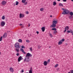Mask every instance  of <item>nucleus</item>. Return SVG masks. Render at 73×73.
I'll return each instance as SVG.
<instances>
[{"instance_id": "c756f323", "label": "nucleus", "mask_w": 73, "mask_h": 73, "mask_svg": "<svg viewBox=\"0 0 73 73\" xmlns=\"http://www.w3.org/2000/svg\"><path fill=\"white\" fill-rule=\"evenodd\" d=\"M60 41H62L63 42L64 41H65V39L64 38H63L61 40H60Z\"/></svg>"}, {"instance_id": "864d4df0", "label": "nucleus", "mask_w": 73, "mask_h": 73, "mask_svg": "<svg viewBox=\"0 0 73 73\" xmlns=\"http://www.w3.org/2000/svg\"><path fill=\"white\" fill-rule=\"evenodd\" d=\"M21 72H24V70H22Z\"/></svg>"}, {"instance_id": "de8ad7c7", "label": "nucleus", "mask_w": 73, "mask_h": 73, "mask_svg": "<svg viewBox=\"0 0 73 73\" xmlns=\"http://www.w3.org/2000/svg\"><path fill=\"white\" fill-rule=\"evenodd\" d=\"M71 73H73V70L71 71Z\"/></svg>"}, {"instance_id": "58836bf2", "label": "nucleus", "mask_w": 73, "mask_h": 73, "mask_svg": "<svg viewBox=\"0 0 73 73\" xmlns=\"http://www.w3.org/2000/svg\"><path fill=\"white\" fill-rule=\"evenodd\" d=\"M38 49H40V48H41V46H38Z\"/></svg>"}, {"instance_id": "9d476101", "label": "nucleus", "mask_w": 73, "mask_h": 73, "mask_svg": "<svg viewBox=\"0 0 73 73\" xmlns=\"http://www.w3.org/2000/svg\"><path fill=\"white\" fill-rule=\"evenodd\" d=\"M21 50L22 51V52L24 53V54H26V52L24 51V49H23L21 48Z\"/></svg>"}, {"instance_id": "1a4fd4ad", "label": "nucleus", "mask_w": 73, "mask_h": 73, "mask_svg": "<svg viewBox=\"0 0 73 73\" xmlns=\"http://www.w3.org/2000/svg\"><path fill=\"white\" fill-rule=\"evenodd\" d=\"M33 70H32V67H31L30 68V70L29 71V73H32Z\"/></svg>"}, {"instance_id": "39448f33", "label": "nucleus", "mask_w": 73, "mask_h": 73, "mask_svg": "<svg viewBox=\"0 0 73 73\" xmlns=\"http://www.w3.org/2000/svg\"><path fill=\"white\" fill-rule=\"evenodd\" d=\"M5 24V23L4 21H2L1 22V27H4Z\"/></svg>"}, {"instance_id": "5701e85b", "label": "nucleus", "mask_w": 73, "mask_h": 73, "mask_svg": "<svg viewBox=\"0 0 73 73\" xmlns=\"http://www.w3.org/2000/svg\"><path fill=\"white\" fill-rule=\"evenodd\" d=\"M40 11H44V8H40Z\"/></svg>"}, {"instance_id": "c9c22d12", "label": "nucleus", "mask_w": 73, "mask_h": 73, "mask_svg": "<svg viewBox=\"0 0 73 73\" xmlns=\"http://www.w3.org/2000/svg\"><path fill=\"white\" fill-rule=\"evenodd\" d=\"M52 30L53 31H54V30H55V28L52 29Z\"/></svg>"}, {"instance_id": "dca6fc26", "label": "nucleus", "mask_w": 73, "mask_h": 73, "mask_svg": "<svg viewBox=\"0 0 73 73\" xmlns=\"http://www.w3.org/2000/svg\"><path fill=\"white\" fill-rule=\"evenodd\" d=\"M41 29L42 32L45 31V28L44 27H42L41 28Z\"/></svg>"}, {"instance_id": "c85d7f7f", "label": "nucleus", "mask_w": 73, "mask_h": 73, "mask_svg": "<svg viewBox=\"0 0 73 73\" xmlns=\"http://www.w3.org/2000/svg\"><path fill=\"white\" fill-rule=\"evenodd\" d=\"M29 49L31 51V52H32V47H30L29 48Z\"/></svg>"}, {"instance_id": "a878e982", "label": "nucleus", "mask_w": 73, "mask_h": 73, "mask_svg": "<svg viewBox=\"0 0 73 73\" xmlns=\"http://www.w3.org/2000/svg\"><path fill=\"white\" fill-rule=\"evenodd\" d=\"M72 15H71V16H69V18L70 19H72Z\"/></svg>"}, {"instance_id": "f257e3e1", "label": "nucleus", "mask_w": 73, "mask_h": 73, "mask_svg": "<svg viewBox=\"0 0 73 73\" xmlns=\"http://www.w3.org/2000/svg\"><path fill=\"white\" fill-rule=\"evenodd\" d=\"M15 46L16 49H17V48H20L21 47L20 46V44H19L18 43H16L15 44Z\"/></svg>"}, {"instance_id": "ea45409f", "label": "nucleus", "mask_w": 73, "mask_h": 73, "mask_svg": "<svg viewBox=\"0 0 73 73\" xmlns=\"http://www.w3.org/2000/svg\"><path fill=\"white\" fill-rule=\"evenodd\" d=\"M17 56H18L19 55V53H17Z\"/></svg>"}, {"instance_id": "393cba45", "label": "nucleus", "mask_w": 73, "mask_h": 73, "mask_svg": "<svg viewBox=\"0 0 73 73\" xmlns=\"http://www.w3.org/2000/svg\"><path fill=\"white\" fill-rule=\"evenodd\" d=\"M3 38V37L2 36H1L0 38V41H1L2 40V39Z\"/></svg>"}, {"instance_id": "774afa93", "label": "nucleus", "mask_w": 73, "mask_h": 73, "mask_svg": "<svg viewBox=\"0 0 73 73\" xmlns=\"http://www.w3.org/2000/svg\"><path fill=\"white\" fill-rule=\"evenodd\" d=\"M26 73H28V72H27Z\"/></svg>"}, {"instance_id": "cd10ccee", "label": "nucleus", "mask_w": 73, "mask_h": 73, "mask_svg": "<svg viewBox=\"0 0 73 73\" xmlns=\"http://www.w3.org/2000/svg\"><path fill=\"white\" fill-rule=\"evenodd\" d=\"M58 66V64H57L55 65V67L57 68Z\"/></svg>"}, {"instance_id": "aec40b11", "label": "nucleus", "mask_w": 73, "mask_h": 73, "mask_svg": "<svg viewBox=\"0 0 73 73\" xmlns=\"http://www.w3.org/2000/svg\"><path fill=\"white\" fill-rule=\"evenodd\" d=\"M2 19L3 20H4L5 19V16H2Z\"/></svg>"}, {"instance_id": "8fccbe9b", "label": "nucleus", "mask_w": 73, "mask_h": 73, "mask_svg": "<svg viewBox=\"0 0 73 73\" xmlns=\"http://www.w3.org/2000/svg\"><path fill=\"white\" fill-rule=\"evenodd\" d=\"M50 17H52V15H51L50 16Z\"/></svg>"}, {"instance_id": "79ce46f5", "label": "nucleus", "mask_w": 73, "mask_h": 73, "mask_svg": "<svg viewBox=\"0 0 73 73\" xmlns=\"http://www.w3.org/2000/svg\"><path fill=\"white\" fill-rule=\"evenodd\" d=\"M67 32L68 33H70V31L69 30H68L67 31Z\"/></svg>"}, {"instance_id": "bf43d9fd", "label": "nucleus", "mask_w": 73, "mask_h": 73, "mask_svg": "<svg viewBox=\"0 0 73 73\" xmlns=\"http://www.w3.org/2000/svg\"><path fill=\"white\" fill-rule=\"evenodd\" d=\"M62 9L64 10V9L62 8Z\"/></svg>"}, {"instance_id": "680f3d73", "label": "nucleus", "mask_w": 73, "mask_h": 73, "mask_svg": "<svg viewBox=\"0 0 73 73\" xmlns=\"http://www.w3.org/2000/svg\"><path fill=\"white\" fill-rule=\"evenodd\" d=\"M1 54V52H0V55Z\"/></svg>"}, {"instance_id": "f704fd0d", "label": "nucleus", "mask_w": 73, "mask_h": 73, "mask_svg": "<svg viewBox=\"0 0 73 73\" xmlns=\"http://www.w3.org/2000/svg\"><path fill=\"white\" fill-rule=\"evenodd\" d=\"M49 62H50V59H49L48 60L47 62V63H49Z\"/></svg>"}, {"instance_id": "423d86ee", "label": "nucleus", "mask_w": 73, "mask_h": 73, "mask_svg": "<svg viewBox=\"0 0 73 73\" xmlns=\"http://www.w3.org/2000/svg\"><path fill=\"white\" fill-rule=\"evenodd\" d=\"M32 55L30 54L29 53H28L26 55V57H32Z\"/></svg>"}, {"instance_id": "6e6d98bb", "label": "nucleus", "mask_w": 73, "mask_h": 73, "mask_svg": "<svg viewBox=\"0 0 73 73\" xmlns=\"http://www.w3.org/2000/svg\"><path fill=\"white\" fill-rule=\"evenodd\" d=\"M51 48V47L50 46H49V48Z\"/></svg>"}, {"instance_id": "6e6552de", "label": "nucleus", "mask_w": 73, "mask_h": 73, "mask_svg": "<svg viewBox=\"0 0 73 73\" xmlns=\"http://www.w3.org/2000/svg\"><path fill=\"white\" fill-rule=\"evenodd\" d=\"M69 27L68 26H66L65 27V29L64 31V32H65L66 31V30L67 31L68 30H69Z\"/></svg>"}, {"instance_id": "052dcab7", "label": "nucleus", "mask_w": 73, "mask_h": 73, "mask_svg": "<svg viewBox=\"0 0 73 73\" xmlns=\"http://www.w3.org/2000/svg\"><path fill=\"white\" fill-rule=\"evenodd\" d=\"M56 29H56L55 28V31L56 30Z\"/></svg>"}, {"instance_id": "bb28decb", "label": "nucleus", "mask_w": 73, "mask_h": 73, "mask_svg": "<svg viewBox=\"0 0 73 73\" xmlns=\"http://www.w3.org/2000/svg\"><path fill=\"white\" fill-rule=\"evenodd\" d=\"M59 5L60 6H63V5L61 3H60L59 4Z\"/></svg>"}, {"instance_id": "09e8293b", "label": "nucleus", "mask_w": 73, "mask_h": 73, "mask_svg": "<svg viewBox=\"0 0 73 73\" xmlns=\"http://www.w3.org/2000/svg\"><path fill=\"white\" fill-rule=\"evenodd\" d=\"M56 70H57V71H58V70H59V68L56 69Z\"/></svg>"}, {"instance_id": "7c9ffc66", "label": "nucleus", "mask_w": 73, "mask_h": 73, "mask_svg": "<svg viewBox=\"0 0 73 73\" xmlns=\"http://www.w3.org/2000/svg\"><path fill=\"white\" fill-rule=\"evenodd\" d=\"M22 2L23 3H24L25 2V0H22Z\"/></svg>"}, {"instance_id": "9b49d317", "label": "nucleus", "mask_w": 73, "mask_h": 73, "mask_svg": "<svg viewBox=\"0 0 73 73\" xmlns=\"http://www.w3.org/2000/svg\"><path fill=\"white\" fill-rule=\"evenodd\" d=\"M7 33H5L3 36V38H5L7 37Z\"/></svg>"}, {"instance_id": "4d7b16f0", "label": "nucleus", "mask_w": 73, "mask_h": 73, "mask_svg": "<svg viewBox=\"0 0 73 73\" xmlns=\"http://www.w3.org/2000/svg\"><path fill=\"white\" fill-rule=\"evenodd\" d=\"M60 0H57V1H60Z\"/></svg>"}, {"instance_id": "f03ea898", "label": "nucleus", "mask_w": 73, "mask_h": 73, "mask_svg": "<svg viewBox=\"0 0 73 73\" xmlns=\"http://www.w3.org/2000/svg\"><path fill=\"white\" fill-rule=\"evenodd\" d=\"M69 13V11L67 9H65L62 13V14L64 15H65L66 14H68Z\"/></svg>"}, {"instance_id": "13d9d810", "label": "nucleus", "mask_w": 73, "mask_h": 73, "mask_svg": "<svg viewBox=\"0 0 73 73\" xmlns=\"http://www.w3.org/2000/svg\"><path fill=\"white\" fill-rule=\"evenodd\" d=\"M56 5V2H55V5Z\"/></svg>"}, {"instance_id": "603ef678", "label": "nucleus", "mask_w": 73, "mask_h": 73, "mask_svg": "<svg viewBox=\"0 0 73 73\" xmlns=\"http://www.w3.org/2000/svg\"><path fill=\"white\" fill-rule=\"evenodd\" d=\"M22 24H20V26H21V25H22Z\"/></svg>"}, {"instance_id": "6ab92c4d", "label": "nucleus", "mask_w": 73, "mask_h": 73, "mask_svg": "<svg viewBox=\"0 0 73 73\" xmlns=\"http://www.w3.org/2000/svg\"><path fill=\"white\" fill-rule=\"evenodd\" d=\"M18 41L19 42H22V40L21 39H19V40Z\"/></svg>"}, {"instance_id": "49530a36", "label": "nucleus", "mask_w": 73, "mask_h": 73, "mask_svg": "<svg viewBox=\"0 0 73 73\" xmlns=\"http://www.w3.org/2000/svg\"><path fill=\"white\" fill-rule=\"evenodd\" d=\"M57 33V31H56V30H55V33Z\"/></svg>"}, {"instance_id": "c03bdc74", "label": "nucleus", "mask_w": 73, "mask_h": 73, "mask_svg": "<svg viewBox=\"0 0 73 73\" xmlns=\"http://www.w3.org/2000/svg\"><path fill=\"white\" fill-rule=\"evenodd\" d=\"M36 33H37V34H38V33H39L38 31H36Z\"/></svg>"}, {"instance_id": "4be33fe9", "label": "nucleus", "mask_w": 73, "mask_h": 73, "mask_svg": "<svg viewBox=\"0 0 73 73\" xmlns=\"http://www.w3.org/2000/svg\"><path fill=\"white\" fill-rule=\"evenodd\" d=\"M70 14L71 16H72L73 15V13L72 12H71L70 13Z\"/></svg>"}, {"instance_id": "412c9836", "label": "nucleus", "mask_w": 73, "mask_h": 73, "mask_svg": "<svg viewBox=\"0 0 73 73\" xmlns=\"http://www.w3.org/2000/svg\"><path fill=\"white\" fill-rule=\"evenodd\" d=\"M19 4V2L16 1V5H17Z\"/></svg>"}, {"instance_id": "69168bd1", "label": "nucleus", "mask_w": 73, "mask_h": 73, "mask_svg": "<svg viewBox=\"0 0 73 73\" xmlns=\"http://www.w3.org/2000/svg\"><path fill=\"white\" fill-rule=\"evenodd\" d=\"M72 35H73V33L72 34Z\"/></svg>"}, {"instance_id": "4468645a", "label": "nucleus", "mask_w": 73, "mask_h": 73, "mask_svg": "<svg viewBox=\"0 0 73 73\" xmlns=\"http://www.w3.org/2000/svg\"><path fill=\"white\" fill-rule=\"evenodd\" d=\"M2 5H5L6 4H7V2L5 1H3L2 2Z\"/></svg>"}, {"instance_id": "5fc2aeb1", "label": "nucleus", "mask_w": 73, "mask_h": 73, "mask_svg": "<svg viewBox=\"0 0 73 73\" xmlns=\"http://www.w3.org/2000/svg\"><path fill=\"white\" fill-rule=\"evenodd\" d=\"M30 26V24H29L28 27H29Z\"/></svg>"}, {"instance_id": "e2e57ef3", "label": "nucleus", "mask_w": 73, "mask_h": 73, "mask_svg": "<svg viewBox=\"0 0 73 73\" xmlns=\"http://www.w3.org/2000/svg\"><path fill=\"white\" fill-rule=\"evenodd\" d=\"M71 1H73V0H71Z\"/></svg>"}, {"instance_id": "b1692460", "label": "nucleus", "mask_w": 73, "mask_h": 73, "mask_svg": "<svg viewBox=\"0 0 73 73\" xmlns=\"http://www.w3.org/2000/svg\"><path fill=\"white\" fill-rule=\"evenodd\" d=\"M57 23H58V21H57V20H55V24H57Z\"/></svg>"}, {"instance_id": "e433bc0d", "label": "nucleus", "mask_w": 73, "mask_h": 73, "mask_svg": "<svg viewBox=\"0 0 73 73\" xmlns=\"http://www.w3.org/2000/svg\"><path fill=\"white\" fill-rule=\"evenodd\" d=\"M49 35H50V37H52V34H50Z\"/></svg>"}, {"instance_id": "f3484780", "label": "nucleus", "mask_w": 73, "mask_h": 73, "mask_svg": "<svg viewBox=\"0 0 73 73\" xmlns=\"http://www.w3.org/2000/svg\"><path fill=\"white\" fill-rule=\"evenodd\" d=\"M20 48H17L15 49V51H16L17 52V53H18V52H19V49Z\"/></svg>"}, {"instance_id": "20e7f679", "label": "nucleus", "mask_w": 73, "mask_h": 73, "mask_svg": "<svg viewBox=\"0 0 73 73\" xmlns=\"http://www.w3.org/2000/svg\"><path fill=\"white\" fill-rule=\"evenodd\" d=\"M51 28H55V21L52 22V24L50 26Z\"/></svg>"}, {"instance_id": "ddd939ff", "label": "nucleus", "mask_w": 73, "mask_h": 73, "mask_svg": "<svg viewBox=\"0 0 73 73\" xmlns=\"http://www.w3.org/2000/svg\"><path fill=\"white\" fill-rule=\"evenodd\" d=\"M10 72L12 73H13V72H14L13 69L11 67L10 68Z\"/></svg>"}, {"instance_id": "2f4dec72", "label": "nucleus", "mask_w": 73, "mask_h": 73, "mask_svg": "<svg viewBox=\"0 0 73 73\" xmlns=\"http://www.w3.org/2000/svg\"><path fill=\"white\" fill-rule=\"evenodd\" d=\"M21 48H24V49H25V47L24 46H21Z\"/></svg>"}, {"instance_id": "72a5a7b5", "label": "nucleus", "mask_w": 73, "mask_h": 73, "mask_svg": "<svg viewBox=\"0 0 73 73\" xmlns=\"http://www.w3.org/2000/svg\"><path fill=\"white\" fill-rule=\"evenodd\" d=\"M70 30V32L71 33H73V31L72 30Z\"/></svg>"}, {"instance_id": "2eb2a0df", "label": "nucleus", "mask_w": 73, "mask_h": 73, "mask_svg": "<svg viewBox=\"0 0 73 73\" xmlns=\"http://www.w3.org/2000/svg\"><path fill=\"white\" fill-rule=\"evenodd\" d=\"M24 15H22L21 13L20 14V18H21V17H24Z\"/></svg>"}, {"instance_id": "473e14b6", "label": "nucleus", "mask_w": 73, "mask_h": 73, "mask_svg": "<svg viewBox=\"0 0 73 73\" xmlns=\"http://www.w3.org/2000/svg\"><path fill=\"white\" fill-rule=\"evenodd\" d=\"M26 41L27 42H28V43H29V42H30L29 40H26Z\"/></svg>"}, {"instance_id": "a18cd8bd", "label": "nucleus", "mask_w": 73, "mask_h": 73, "mask_svg": "<svg viewBox=\"0 0 73 73\" xmlns=\"http://www.w3.org/2000/svg\"><path fill=\"white\" fill-rule=\"evenodd\" d=\"M66 0H63V1H64V2H66Z\"/></svg>"}, {"instance_id": "37998d69", "label": "nucleus", "mask_w": 73, "mask_h": 73, "mask_svg": "<svg viewBox=\"0 0 73 73\" xmlns=\"http://www.w3.org/2000/svg\"><path fill=\"white\" fill-rule=\"evenodd\" d=\"M27 4V2H25V5H26Z\"/></svg>"}, {"instance_id": "a211bd4d", "label": "nucleus", "mask_w": 73, "mask_h": 73, "mask_svg": "<svg viewBox=\"0 0 73 73\" xmlns=\"http://www.w3.org/2000/svg\"><path fill=\"white\" fill-rule=\"evenodd\" d=\"M62 41H61V40H60L58 42V45H60L61 44H62Z\"/></svg>"}, {"instance_id": "338daca9", "label": "nucleus", "mask_w": 73, "mask_h": 73, "mask_svg": "<svg viewBox=\"0 0 73 73\" xmlns=\"http://www.w3.org/2000/svg\"><path fill=\"white\" fill-rule=\"evenodd\" d=\"M56 25H55V27H56Z\"/></svg>"}, {"instance_id": "a19ab883", "label": "nucleus", "mask_w": 73, "mask_h": 73, "mask_svg": "<svg viewBox=\"0 0 73 73\" xmlns=\"http://www.w3.org/2000/svg\"><path fill=\"white\" fill-rule=\"evenodd\" d=\"M53 5H55V1H54V2Z\"/></svg>"}, {"instance_id": "0eeeda50", "label": "nucleus", "mask_w": 73, "mask_h": 73, "mask_svg": "<svg viewBox=\"0 0 73 73\" xmlns=\"http://www.w3.org/2000/svg\"><path fill=\"white\" fill-rule=\"evenodd\" d=\"M23 60V58H22V56H19L18 59V62H20L21 60Z\"/></svg>"}, {"instance_id": "7ed1b4c3", "label": "nucleus", "mask_w": 73, "mask_h": 73, "mask_svg": "<svg viewBox=\"0 0 73 73\" xmlns=\"http://www.w3.org/2000/svg\"><path fill=\"white\" fill-rule=\"evenodd\" d=\"M30 61V59H29V57H27L25 58L24 60V62H29Z\"/></svg>"}, {"instance_id": "3c124183", "label": "nucleus", "mask_w": 73, "mask_h": 73, "mask_svg": "<svg viewBox=\"0 0 73 73\" xmlns=\"http://www.w3.org/2000/svg\"><path fill=\"white\" fill-rule=\"evenodd\" d=\"M54 33V35L55 34V31H54V33Z\"/></svg>"}, {"instance_id": "4c0bfd02", "label": "nucleus", "mask_w": 73, "mask_h": 73, "mask_svg": "<svg viewBox=\"0 0 73 73\" xmlns=\"http://www.w3.org/2000/svg\"><path fill=\"white\" fill-rule=\"evenodd\" d=\"M26 14H28V13H29V12L28 11H26Z\"/></svg>"}, {"instance_id": "f8f14e48", "label": "nucleus", "mask_w": 73, "mask_h": 73, "mask_svg": "<svg viewBox=\"0 0 73 73\" xmlns=\"http://www.w3.org/2000/svg\"><path fill=\"white\" fill-rule=\"evenodd\" d=\"M47 62H46V61H44L43 63V64L44 66H46L47 65Z\"/></svg>"}, {"instance_id": "0e129e2a", "label": "nucleus", "mask_w": 73, "mask_h": 73, "mask_svg": "<svg viewBox=\"0 0 73 73\" xmlns=\"http://www.w3.org/2000/svg\"><path fill=\"white\" fill-rule=\"evenodd\" d=\"M68 73H71L70 72H68Z\"/></svg>"}]
</instances>
